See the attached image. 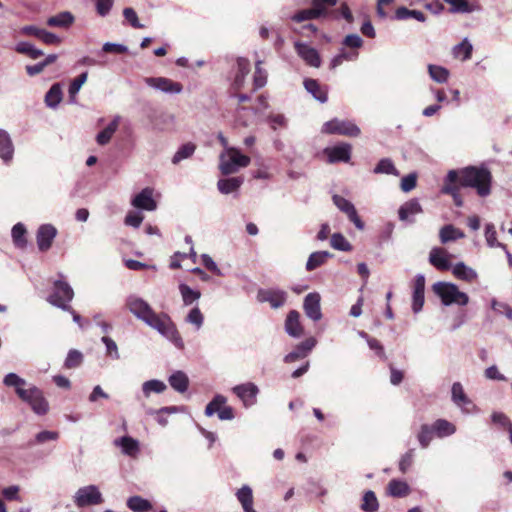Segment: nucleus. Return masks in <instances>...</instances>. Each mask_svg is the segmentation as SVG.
I'll use <instances>...</instances> for the list:
<instances>
[{"label":"nucleus","instance_id":"19","mask_svg":"<svg viewBox=\"0 0 512 512\" xmlns=\"http://www.w3.org/2000/svg\"><path fill=\"white\" fill-rule=\"evenodd\" d=\"M132 205L138 209L153 211L157 207L156 201L153 199V189L147 187L138 193L132 200Z\"/></svg>","mask_w":512,"mask_h":512},{"label":"nucleus","instance_id":"27","mask_svg":"<svg viewBox=\"0 0 512 512\" xmlns=\"http://www.w3.org/2000/svg\"><path fill=\"white\" fill-rule=\"evenodd\" d=\"M115 445L120 446L124 454L134 457L139 452V443L130 436H123L115 440Z\"/></svg>","mask_w":512,"mask_h":512},{"label":"nucleus","instance_id":"3","mask_svg":"<svg viewBox=\"0 0 512 512\" xmlns=\"http://www.w3.org/2000/svg\"><path fill=\"white\" fill-rule=\"evenodd\" d=\"M457 172L460 186L475 189L480 197L490 195L493 177L488 168L484 166H468Z\"/></svg>","mask_w":512,"mask_h":512},{"label":"nucleus","instance_id":"29","mask_svg":"<svg viewBox=\"0 0 512 512\" xmlns=\"http://www.w3.org/2000/svg\"><path fill=\"white\" fill-rule=\"evenodd\" d=\"M464 236L465 234L460 229L454 227L452 224L444 225L439 232L440 241L443 244L464 238Z\"/></svg>","mask_w":512,"mask_h":512},{"label":"nucleus","instance_id":"60","mask_svg":"<svg viewBox=\"0 0 512 512\" xmlns=\"http://www.w3.org/2000/svg\"><path fill=\"white\" fill-rule=\"evenodd\" d=\"M203 314L198 307L193 308L186 317V321L195 325L198 329L203 324Z\"/></svg>","mask_w":512,"mask_h":512},{"label":"nucleus","instance_id":"40","mask_svg":"<svg viewBox=\"0 0 512 512\" xmlns=\"http://www.w3.org/2000/svg\"><path fill=\"white\" fill-rule=\"evenodd\" d=\"M387 489L393 497H405L410 493V488L406 482L395 479L389 482Z\"/></svg>","mask_w":512,"mask_h":512},{"label":"nucleus","instance_id":"35","mask_svg":"<svg viewBox=\"0 0 512 512\" xmlns=\"http://www.w3.org/2000/svg\"><path fill=\"white\" fill-rule=\"evenodd\" d=\"M472 51L473 47L471 43L467 39H464L461 43L453 47L452 54L454 58L466 61L471 58Z\"/></svg>","mask_w":512,"mask_h":512},{"label":"nucleus","instance_id":"46","mask_svg":"<svg viewBox=\"0 0 512 512\" xmlns=\"http://www.w3.org/2000/svg\"><path fill=\"white\" fill-rule=\"evenodd\" d=\"M16 51L21 54H25L31 59H38L43 55V52L37 48H35L32 44L28 42H20L16 46Z\"/></svg>","mask_w":512,"mask_h":512},{"label":"nucleus","instance_id":"14","mask_svg":"<svg viewBox=\"0 0 512 512\" xmlns=\"http://www.w3.org/2000/svg\"><path fill=\"white\" fill-rule=\"evenodd\" d=\"M57 235L56 228L51 224H44L41 225L36 234V240L37 245L40 251L45 252L48 251L52 243L54 241V238Z\"/></svg>","mask_w":512,"mask_h":512},{"label":"nucleus","instance_id":"9","mask_svg":"<svg viewBox=\"0 0 512 512\" xmlns=\"http://www.w3.org/2000/svg\"><path fill=\"white\" fill-rule=\"evenodd\" d=\"M322 133L357 137L360 135L361 131L355 123L349 120L334 118L324 123L322 126Z\"/></svg>","mask_w":512,"mask_h":512},{"label":"nucleus","instance_id":"54","mask_svg":"<svg viewBox=\"0 0 512 512\" xmlns=\"http://www.w3.org/2000/svg\"><path fill=\"white\" fill-rule=\"evenodd\" d=\"M166 390V384L160 380H149L143 384V392L146 396L150 393H162Z\"/></svg>","mask_w":512,"mask_h":512},{"label":"nucleus","instance_id":"34","mask_svg":"<svg viewBox=\"0 0 512 512\" xmlns=\"http://www.w3.org/2000/svg\"><path fill=\"white\" fill-rule=\"evenodd\" d=\"M169 384L177 392L183 393L188 389L189 379L182 371H176L169 377Z\"/></svg>","mask_w":512,"mask_h":512},{"label":"nucleus","instance_id":"32","mask_svg":"<svg viewBox=\"0 0 512 512\" xmlns=\"http://www.w3.org/2000/svg\"><path fill=\"white\" fill-rule=\"evenodd\" d=\"M127 507L133 512H149L152 510V504L149 500L141 496H131L126 502Z\"/></svg>","mask_w":512,"mask_h":512},{"label":"nucleus","instance_id":"56","mask_svg":"<svg viewBox=\"0 0 512 512\" xmlns=\"http://www.w3.org/2000/svg\"><path fill=\"white\" fill-rule=\"evenodd\" d=\"M102 342L106 346V355L112 359H119L120 355L115 341L108 336H103Z\"/></svg>","mask_w":512,"mask_h":512},{"label":"nucleus","instance_id":"33","mask_svg":"<svg viewBox=\"0 0 512 512\" xmlns=\"http://www.w3.org/2000/svg\"><path fill=\"white\" fill-rule=\"evenodd\" d=\"M243 183L241 177H231L220 179L217 183L218 190L223 194H229L237 191Z\"/></svg>","mask_w":512,"mask_h":512},{"label":"nucleus","instance_id":"10","mask_svg":"<svg viewBox=\"0 0 512 512\" xmlns=\"http://www.w3.org/2000/svg\"><path fill=\"white\" fill-rule=\"evenodd\" d=\"M460 187L461 186L458 183V172L456 170H450L446 176L441 192L452 196L453 202L457 207H461L463 205Z\"/></svg>","mask_w":512,"mask_h":512},{"label":"nucleus","instance_id":"50","mask_svg":"<svg viewBox=\"0 0 512 512\" xmlns=\"http://www.w3.org/2000/svg\"><path fill=\"white\" fill-rule=\"evenodd\" d=\"M452 399L459 406H464L470 403L462 385L459 382H455L452 386Z\"/></svg>","mask_w":512,"mask_h":512},{"label":"nucleus","instance_id":"49","mask_svg":"<svg viewBox=\"0 0 512 512\" xmlns=\"http://www.w3.org/2000/svg\"><path fill=\"white\" fill-rule=\"evenodd\" d=\"M179 290H180V293L182 295L183 302L185 305L192 304L194 301L198 300L201 296V293L199 291H195V290L191 289L186 284H180Z\"/></svg>","mask_w":512,"mask_h":512},{"label":"nucleus","instance_id":"1","mask_svg":"<svg viewBox=\"0 0 512 512\" xmlns=\"http://www.w3.org/2000/svg\"><path fill=\"white\" fill-rule=\"evenodd\" d=\"M126 306L138 319L157 330L176 346L183 347L182 338L168 314L156 313L146 301L138 297H129Z\"/></svg>","mask_w":512,"mask_h":512},{"label":"nucleus","instance_id":"45","mask_svg":"<svg viewBox=\"0 0 512 512\" xmlns=\"http://www.w3.org/2000/svg\"><path fill=\"white\" fill-rule=\"evenodd\" d=\"M430 77L438 83H445L449 77V71L442 67L430 64L428 66Z\"/></svg>","mask_w":512,"mask_h":512},{"label":"nucleus","instance_id":"4","mask_svg":"<svg viewBox=\"0 0 512 512\" xmlns=\"http://www.w3.org/2000/svg\"><path fill=\"white\" fill-rule=\"evenodd\" d=\"M434 293L440 297L442 303L446 306L456 304L465 306L469 302V297L466 293L461 292L458 287L449 282H437L432 287Z\"/></svg>","mask_w":512,"mask_h":512},{"label":"nucleus","instance_id":"63","mask_svg":"<svg viewBox=\"0 0 512 512\" xmlns=\"http://www.w3.org/2000/svg\"><path fill=\"white\" fill-rule=\"evenodd\" d=\"M144 217L142 214L137 212H129L125 217V224L132 227H139L143 221Z\"/></svg>","mask_w":512,"mask_h":512},{"label":"nucleus","instance_id":"24","mask_svg":"<svg viewBox=\"0 0 512 512\" xmlns=\"http://www.w3.org/2000/svg\"><path fill=\"white\" fill-rule=\"evenodd\" d=\"M452 273L455 278L467 283L476 282L478 279L477 272L471 267L466 266L463 262L455 264L452 268Z\"/></svg>","mask_w":512,"mask_h":512},{"label":"nucleus","instance_id":"22","mask_svg":"<svg viewBox=\"0 0 512 512\" xmlns=\"http://www.w3.org/2000/svg\"><path fill=\"white\" fill-rule=\"evenodd\" d=\"M237 67L238 71L232 83V89L234 91H240L243 88L245 84V78L250 72V62L246 58H238Z\"/></svg>","mask_w":512,"mask_h":512},{"label":"nucleus","instance_id":"23","mask_svg":"<svg viewBox=\"0 0 512 512\" xmlns=\"http://www.w3.org/2000/svg\"><path fill=\"white\" fill-rule=\"evenodd\" d=\"M422 207L418 200L411 199L407 202H405L398 211L399 219L401 221H409L414 222L413 219H410L411 216H414L416 214L422 213Z\"/></svg>","mask_w":512,"mask_h":512},{"label":"nucleus","instance_id":"21","mask_svg":"<svg viewBox=\"0 0 512 512\" xmlns=\"http://www.w3.org/2000/svg\"><path fill=\"white\" fill-rule=\"evenodd\" d=\"M285 331L294 338H299L303 334V327L300 322V314L296 310H291L285 320Z\"/></svg>","mask_w":512,"mask_h":512},{"label":"nucleus","instance_id":"57","mask_svg":"<svg viewBox=\"0 0 512 512\" xmlns=\"http://www.w3.org/2000/svg\"><path fill=\"white\" fill-rule=\"evenodd\" d=\"M452 6V12L469 13L472 8L467 0H444Z\"/></svg>","mask_w":512,"mask_h":512},{"label":"nucleus","instance_id":"13","mask_svg":"<svg viewBox=\"0 0 512 512\" xmlns=\"http://www.w3.org/2000/svg\"><path fill=\"white\" fill-rule=\"evenodd\" d=\"M332 199L333 203L337 206V208L344 212L349 218V220L353 222L358 229L364 228L363 221L358 216V213L354 205L349 200L339 195H334Z\"/></svg>","mask_w":512,"mask_h":512},{"label":"nucleus","instance_id":"47","mask_svg":"<svg viewBox=\"0 0 512 512\" xmlns=\"http://www.w3.org/2000/svg\"><path fill=\"white\" fill-rule=\"evenodd\" d=\"M434 429L432 426L427 424H423L420 428V431L417 435L418 441L422 448H427L433 439Z\"/></svg>","mask_w":512,"mask_h":512},{"label":"nucleus","instance_id":"51","mask_svg":"<svg viewBox=\"0 0 512 512\" xmlns=\"http://www.w3.org/2000/svg\"><path fill=\"white\" fill-rule=\"evenodd\" d=\"M379 504L373 491H367L363 496L361 508L366 512H375L378 510Z\"/></svg>","mask_w":512,"mask_h":512},{"label":"nucleus","instance_id":"59","mask_svg":"<svg viewBox=\"0 0 512 512\" xmlns=\"http://www.w3.org/2000/svg\"><path fill=\"white\" fill-rule=\"evenodd\" d=\"M124 18L135 29H142L144 25L139 22L138 16L133 8L127 7L123 10Z\"/></svg>","mask_w":512,"mask_h":512},{"label":"nucleus","instance_id":"17","mask_svg":"<svg viewBox=\"0 0 512 512\" xmlns=\"http://www.w3.org/2000/svg\"><path fill=\"white\" fill-rule=\"evenodd\" d=\"M295 50L297 54L306 62V64L316 68L320 67L321 58L315 48L307 44L297 42L295 43Z\"/></svg>","mask_w":512,"mask_h":512},{"label":"nucleus","instance_id":"5","mask_svg":"<svg viewBox=\"0 0 512 512\" xmlns=\"http://www.w3.org/2000/svg\"><path fill=\"white\" fill-rule=\"evenodd\" d=\"M312 7L303 9L292 16L295 22L318 19L327 15V9L337 4V0H312Z\"/></svg>","mask_w":512,"mask_h":512},{"label":"nucleus","instance_id":"37","mask_svg":"<svg viewBox=\"0 0 512 512\" xmlns=\"http://www.w3.org/2000/svg\"><path fill=\"white\" fill-rule=\"evenodd\" d=\"M119 126L118 119L112 120L106 128L99 132L96 136V141L99 145H106L110 142L112 136L116 132Z\"/></svg>","mask_w":512,"mask_h":512},{"label":"nucleus","instance_id":"44","mask_svg":"<svg viewBox=\"0 0 512 512\" xmlns=\"http://www.w3.org/2000/svg\"><path fill=\"white\" fill-rule=\"evenodd\" d=\"M83 358V354L80 351L71 349L65 359L64 367L66 369H75L83 363Z\"/></svg>","mask_w":512,"mask_h":512},{"label":"nucleus","instance_id":"12","mask_svg":"<svg viewBox=\"0 0 512 512\" xmlns=\"http://www.w3.org/2000/svg\"><path fill=\"white\" fill-rule=\"evenodd\" d=\"M259 302H268L274 309L282 307L287 299V294L282 290L259 289L257 293Z\"/></svg>","mask_w":512,"mask_h":512},{"label":"nucleus","instance_id":"55","mask_svg":"<svg viewBox=\"0 0 512 512\" xmlns=\"http://www.w3.org/2000/svg\"><path fill=\"white\" fill-rule=\"evenodd\" d=\"M496 234L497 233H496L495 227L492 224H488L485 229V237H486L487 244L490 247H501L503 249H506L505 244H502L497 241Z\"/></svg>","mask_w":512,"mask_h":512},{"label":"nucleus","instance_id":"31","mask_svg":"<svg viewBox=\"0 0 512 512\" xmlns=\"http://www.w3.org/2000/svg\"><path fill=\"white\" fill-rule=\"evenodd\" d=\"M331 256V253L328 251L313 252L307 260L306 270L313 271L317 269L318 267L324 265Z\"/></svg>","mask_w":512,"mask_h":512},{"label":"nucleus","instance_id":"36","mask_svg":"<svg viewBox=\"0 0 512 512\" xmlns=\"http://www.w3.org/2000/svg\"><path fill=\"white\" fill-rule=\"evenodd\" d=\"M27 230L24 224L17 223L12 228L13 243L17 248L24 249L27 246Z\"/></svg>","mask_w":512,"mask_h":512},{"label":"nucleus","instance_id":"6","mask_svg":"<svg viewBox=\"0 0 512 512\" xmlns=\"http://www.w3.org/2000/svg\"><path fill=\"white\" fill-rule=\"evenodd\" d=\"M229 159L221 155L219 169L223 175H230L237 172L238 167H247L251 159L243 155L237 148H228Z\"/></svg>","mask_w":512,"mask_h":512},{"label":"nucleus","instance_id":"16","mask_svg":"<svg viewBox=\"0 0 512 512\" xmlns=\"http://www.w3.org/2000/svg\"><path fill=\"white\" fill-rule=\"evenodd\" d=\"M351 145L342 143L333 147L324 149V154L328 157L329 163L348 162L351 158Z\"/></svg>","mask_w":512,"mask_h":512},{"label":"nucleus","instance_id":"48","mask_svg":"<svg viewBox=\"0 0 512 512\" xmlns=\"http://www.w3.org/2000/svg\"><path fill=\"white\" fill-rule=\"evenodd\" d=\"M330 245L339 251H351L352 246L341 233H334L330 239Z\"/></svg>","mask_w":512,"mask_h":512},{"label":"nucleus","instance_id":"7","mask_svg":"<svg viewBox=\"0 0 512 512\" xmlns=\"http://www.w3.org/2000/svg\"><path fill=\"white\" fill-rule=\"evenodd\" d=\"M74 297L71 286L62 280L54 282L53 291L48 297V302L58 308L68 309V305Z\"/></svg>","mask_w":512,"mask_h":512},{"label":"nucleus","instance_id":"43","mask_svg":"<svg viewBox=\"0 0 512 512\" xmlns=\"http://www.w3.org/2000/svg\"><path fill=\"white\" fill-rule=\"evenodd\" d=\"M432 427L439 437L448 436L455 432V426L444 419H438Z\"/></svg>","mask_w":512,"mask_h":512},{"label":"nucleus","instance_id":"8","mask_svg":"<svg viewBox=\"0 0 512 512\" xmlns=\"http://www.w3.org/2000/svg\"><path fill=\"white\" fill-rule=\"evenodd\" d=\"M103 502L102 493L95 485L81 487L74 495V503L78 508L100 505Z\"/></svg>","mask_w":512,"mask_h":512},{"label":"nucleus","instance_id":"25","mask_svg":"<svg viewBox=\"0 0 512 512\" xmlns=\"http://www.w3.org/2000/svg\"><path fill=\"white\" fill-rule=\"evenodd\" d=\"M430 263L438 270H449L451 265L447 258L446 251L441 248H433L429 255Z\"/></svg>","mask_w":512,"mask_h":512},{"label":"nucleus","instance_id":"18","mask_svg":"<svg viewBox=\"0 0 512 512\" xmlns=\"http://www.w3.org/2000/svg\"><path fill=\"white\" fill-rule=\"evenodd\" d=\"M320 299L318 293H309L304 299L303 308L305 314L313 321H318L322 317Z\"/></svg>","mask_w":512,"mask_h":512},{"label":"nucleus","instance_id":"26","mask_svg":"<svg viewBox=\"0 0 512 512\" xmlns=\"http://www.w3.org/2000/svg\"><path fill=\"white\" fill-rule=\"evenodd\" d=\"M14 147L9 134L0 129V158L4 162H9L13 158Z\"/></svg>","mask_w":512,"mask_h":512},{"label":"nucleus","instance_id":"58","mask_svg":"<svg viewBox=\"0 0 512 512\" xmlns=\"http://www.w3.org/2000/svg\"><path fill=\"white\" fill-rule=\"evenodd\" d=\"M88 73L83 72L79 76H77L70 84L69 86V95L71 97H74L79 90L81 89L82 85L87 81Z\"/></svg>","mask_w":512,"mask_h":512},{"label":"nucleus","instance_id":"2","mask_svg":"<svg viewBox=\"0 0 512 512\" xmlns=\"http://www.w3.org/2000/svg\"><path fill=\"white\" fill-rule=\"evenodd\" d=\"M4 385L14 387L17 396L38 415H44L49 410L48 401L45 399L42 390L34 385L26 388L27 382L15 373L7 374L3 379Z\"/></svg>","mask_w":512,"mask_h":512},{"label":"nucleus","instance_id":"41","mask_svg":"<svg viewBox=\"0 0 512 512\" xmlns=\"http://www.w3.org/2000/svg\"><path fill=\"white\" fill-rule=\"evenodd\" d=\"M196 150V145L192 142H187L179 147L172 158L173 164H178L184 159L190 158Z\"/></svg>","mask_w":512,"mask_h":512},{"label":"nucleus","instance_id":"20","mask_svg":"<svg viewBox=\"0 0 512 512\" xmlns=\"http://www.w3.org/2000/svg\"><path fill=\"white\" fill-rule=\"evenodd\" d=\"M425 277L417 275L413 284V302L412 309L415 313L419 312L424 305Z\"/></svg>","mask_w":512,"mask_h":512},{"label":"nucleus","instance_id":"52","mask_svg":"<svg viewBox=\"0 0 512 512\" xmlns=\"http://www.w3.org/2000/svg\"><path fill=\"white\" fill-rule=\"evenodd\" d=\"M374 172L376 174H398V171L396 170L393 162L388 158L381 159L374 168Z\"/></svg>","mask_w":512,"mask_h":512},{"label":"nucleus","instance_id":"42","mask_svg":"<svg viewBox=\"0 0 512 512\" xmlns=\"http://www.w3.org/2000/svg\"><path fill=\"white\" fill-rule=\"evenodd\" d=\"M62 100V89L59 83L51 86L45 95V103L49 107H56Z\"/></svg>","mask_w":512,"mask_h":512},{"label":"nucleus","instance_id":"53","mask_svg":"<svg viewBox=\"0 0 512 512\" xmlns=\"http://www.w3.org/2000/svg\"><path fill=\"white\" fill-rule=\"evenodd\" d=\"M226 403V398L222 395H216L212 401L208 403L205 409V414L207 416H212L214 413H219L221 408Z\"/></svg>","mask_w":512,"mask_h":512},{"label":"nucleus","instance_id":"28","mask_svg":"<svg viewBox=\"0 0 512 512\" xmlns=\"http://www.w3.org/2000/svg\"><path fill=\"white\" fill-rule=\"evenodd\" d=\"M305 89L311 93L315 99L318 101L325 103L328 99L327 90L324 89L317 80L315 79H306L304 81Z\"/></svg>","mask_w":512,"mask_h":512},{"label":"nucleus","instance_id":"15","mask_svg":"<svg viewBox=\"0 0 512 512\" xmlns=\"http://www.w3.org/2000/svg\"><path fill=\"white\" fill-rule=\"evenodd\" d=\"M234 394L241 399L245 407H250L256 403V397L259 392L258 387L252 383L247 382L233 388Z\"/></svg>","mask_w":512,"mask_h":512},{"label":"nucleus","instance_id":"30","mask_svg":"<svg viewBox=\"0 0 512 512\" xmlns=\"http://www.w3.org/2000/svg\"><path fill=\"white\" fill-rule=\"evenodd\" d=\"M236 496L244 512H256V510L253 509V494L250 487L243 486L237 491Z\"/></svg>","mask_w":512,"mask_h":512},{"label":"nucleus","instance_id":"11","mask_svg":"<svg viewBox=\"0 0 512 512\" xmlns=\"http://www.w3.org/2000/svg\"><path fill=\"white\" fill-rule=\"evenodd\" d=\"M144 82L148 86L165 93L179 94L183 90V85L180 82L173 81L166 77H146L144 78Z\"/></svg>","mask_w":512,"mask_h":512},{"label":"nucleus","instance_id":"61","mask_svg":"<svg viewBox=\"0 0 512 512\" xmlns=\"http://www.w3.org/2000/svg\"><path fill=\"white\" fill-rule=\"evenodd\" d=\"M20 488L17 485L6 487L2 490V496L8 501H22L19 496Z\"/></svg>","mask_w":512,"mask_h":512},{"label":"nucleus","instance_id":"38","mask_svg":"<svg viewBox=\"0 0 512 512\" xmlns=\"http://www.w3.org/2000/svg\"><path fill=\"white\" fill-rule=\"evenodd\" d=\"M262 61H257L255 64V72L253 75V89L252 92H255L261 88H263L267 83L268 74L265 69L261 67Z\"/></svg>","mask_w":512,"mask_h":512},{"label":"nucleus","instance_id":"39","mask_svg":"<svg viewBox=\"0 0 512 512\" xmlns=\"http://www.w3.org/2000/svg\"><path fill=\"white\" fill-rule=\"evenodd\" d=\"M74 22V16L70 12H61L48 18L47 24L51 27H69Z\"/></svg>","mask_w":512,"mask_h":512},{"label":"nucleus","instance_id":"64","mask_svg":"<svg viewBox=\"0 0 512 512\" xmlns=\"http://www.w3.org/2000/svg\"><path fill=\"white\" fill-rule=\"evenodd\" d=\"M343 45L349 48H360L363 45V40L357 34H349L343 40Z\"/></svg>","mask_w":512,"mask_h":512},{"label":"nucleus","instance_id":"62","mask_svg":"<svg viewBox=\"0 0 512 512\" xmlns=\"http://www.w3.org/2000/svg\"><path fill=\"white\" fill-rule=\"evenodd\" d=\"M39 40L47 45H58L61 42V39L57 35L45 29H42Z\"/></svg>","mask_w":512,"mask_h":512}]
</instances>
